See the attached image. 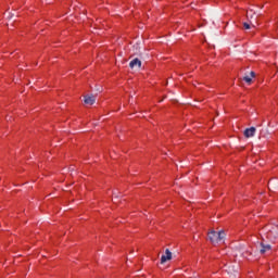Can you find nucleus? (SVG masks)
<instances>
[{
    "mask_svg": "<svg viewBox=\"0 0 278 278\" xmlns=\"http://www.w3.org/2000/svg\"><path fill=\"white\" fill-rule=\"evenodd\" d=\"M208 240H211L212 244H218L223 242L225 239V231H214L208 232Z\"/></svg>",
    "mask_w": 278,
    "mask_h": 278,
    "instance_id": "1",
    "label": "nucleus"
},
{
    "mask_svg": "<svg viewBox=\"0 0 278 278\" xmlns=\"http://www.w3.org/2000/svg\"><path fill=\"white\" fill-rule=\"evenodd\" d=\"M170 260H173V253H170V250L166 249L165 255L161 257V264H165V262H168Z\"/></svg>",
    "mask_w": 278,
    "mask_h": 278,
    "instance_id": "2",
    "label": "nucleus"
},
{
    "mask_svg": "<svg viewBox=\"0 0 278 278\" xmlns=\"http://www.w3.org/2000/svg\"><path fill=\"white\" fill-rule=\"evenodd\" d=\"M245 138H253L255 136V127L247 128L244 130Z\"/></svg>",
    "mask_w": 278,
    "mask_h": 278,
    "instance_id": "3",
    "label": "nucleus"
},
{
    "mask_svg": "<svg viewBox=\"0 0 278 278\" xmlns=\"http://www.w3.org/2000/svg\"><path fill=\"white\" fill-rule=\"evenodd\" d=\"M96 98L90 96H85V105H94Z\"/></svg>",
    "mask_w": 278,
    "mask_h": 278,
    "instance_id": "4",
    "label": "nucleus"
},
{
    "mask_svg": "<svg viewBox=\"0 0 278 278\" xmlns=\"http://www.w3.org/2000/svg\"><path fill=\"white\" fill-rule=\"evenodd\" d=\"M130 68H134V66H138L140 68V66H142V61H140V59H134L130 63H129Z\"/></svg>",
    "mask_w": 278,
    "mask_h": 278,
    "instance_id": "5",
    "label": "nucleus"
},
{
    "mask_svg": "<svg viewBox=\"0 0 278 278\" xmlns=\"http://www.w3.org/2000/svg\"><path fill=\"white\" fill-rule=\"evenodd\" d=\"M243 81H245L247 84H252L253 83V78L249 77V76H245V77H243Z\"/></svg>",
    "mask_w": 278,
    "mask_h": 278,
    "instance_id": "6",
    "label": "nucleus"
},
{
    "mask_svg": "<svg viewBox=\"0 0 278 278\" xmlns=\"http://www.w3.org/2000/svg\"><path fill=\"white\" fill-rule=\"evenodd\" d=\"M266 251H270V245L263 247V249L261 250L262 255H264Z\"/></svg>",
    "mask_w": 278,
    "mask_h": 278,
    "instance_id": "7",
    "label": "nucleus"
},
{
    "mask_svg": "<svg viewBox=\"0 0 278 278\" xmlns=\"http://www.w3.org/2000/svg\"><path fill=\"white\" fill-rule=\"evenodd\" d=\"M243 27H244V29H251V25H249L248 23H244Z\"/></svg>",
    "mask_w": 278,
    "mask_h": 278,
    "instance_id": "8",
    "label": "nucleus"
},
{
    "mask_svg": "<svg viewBox=\"0 0 278 278\" xmlns=\"http://www.w3.org/2000/svg\"><path fill=\"white\" fill-rule=\"evenodd\" d=\"M251 77H255V72H251Z\"/></svg>",
    "mask_w": 278,
    "mask_h": 278,
    "instance_id": "9",
    "label": "nucleus"
}]
</instances>
